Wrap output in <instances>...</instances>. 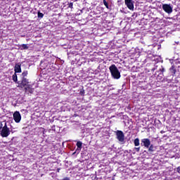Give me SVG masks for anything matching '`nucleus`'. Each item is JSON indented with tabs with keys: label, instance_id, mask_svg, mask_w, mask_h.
<instances>
[{
	"label": "nucleus",
	"instance_id": "nucleus-1",
	"mask_svg": "<svg viewBox=\"0 0 180 180\" xmlns=\"http://www.w3.org/2000/svg\"><path fill=\"white\" fill-rule=\"evenodd\" d=\"M18 84V87L25 88L26 92H29L30 94H32L34 92V89L32 88V85L29 84V80L25 77H22L21 80L17 82Z\"/></svg>",
	"mask_w": 180,
	"mask_h": 180
},
{
	"label": "nucleus",
	"instance_id": "nucleus-2",
	"mask_svg": "<svg viewBox=\"0 0 180 180\" xmlns=\"http://www.w3.org/2000/svg\"><path fill=\"white\" fill-rule=\"evenodd\" d=\"M110 72L111 74V76L114 79H120L121 75L120 72L119 71V69H117V67H116V65H112L109 68Z\"/></svg>",
	"mask_w": 180,
	"mask_h": 180
},
{
	"label": "nucleus",
	"instance_id": "nucleus-3",
	"mask_svg": "<svg viewBox=\"0 0 180 180\" xmlns=\"http://www.w3.org/2000/svg\"><path fill=\"white\" fill-rule=\"evenodd\" d=\"M11 134V129L8 127V126L5 125L2 129L0 131V135L1 137H8Z\"/></svg>",
	"mask_w": 180,
	"mask_h": 180
},
{
	"label": "nucleus",
	"instance_id": "nucleus-4",
	"mask_svg": "<svg viewBox=\"0 0 180 180\" xmlns=\"http://www.w3.org/2000/svg\"><path fill=\"white\" fill-rule=\"evenodd\" d=\"M141 146H142V147H145L146 148H148V147L151 146V141L149 139H141Z\"/></svg>",
	"mask_w": 180,
	"mask_h": 180
},
{
	"label": "nucleus",
	"instance_id": "nucleus-5",
	"mask_svg": "<svg viewBox=\"0 0 180 180\" xmlns=\"http://www.w3.org/2000/svg\"><path fill=\"white\" fill-rule=\"evenodd\" d=\"M162 9L166 13H172V6L171 4H162Z\"/></svg>",
	"mask_w": 180,
	"mask_h": 180
},
{
	"label": "nucleus",
	"instance_id": "nucleus-6",
	"mask_svg": "<svg viewBox=\"0 0 180 180\" xmlns=\"http://www.w3.org/2000/svg\"><path fill=\"white\" fill-rule=\"evenodd\" d=\"M117 139L118 141H120L121 143H123L124 141V134L122 131H117L116 132Z\"/></svg>",
	"mask_w": 180,
	"mask_h": 180
},
{
	"label": "nucleus",
	"instance_id": "nucleus-7",
	"mask_svg": "<svg viewBox=\"0 0 180 180\" xmlns=\"http://www.w3.org/2000/svg\"><path fill=\"white\" fill-rule=\"evenodd\" d=\"M13 119L15 123H20V120H22V116L20 115V112L18 111H15L13 114Z\"/></svg>",
	"mask_w": 180,
	"mask_h": 180
},
{
	"label": "nucleus",
	"instance_id": "nucleus-8",
	"mask_svg": "<svg viewBox=\"0 0 180 180\" xmlns=\"http://www.w3.org/2000/svg\"><path fill=\"white\" fill-rule=\"evenodd\" d=\"M125 5L130 11H134V4H133V0H125Z\"/></svg>",
	"mask_w": 180,
	"mask_h": 180
},
{
	"label": "nucleus",
	"instance_id": "nucleus-9",
	"mask_svg": "<svg viewBox=\"0 0 180 180\" xmlns=\"http://www.w3.org/2000/svg\"><path fill=\"white\" fill-rule=\"evenodd\" d=\"M21 67H22V64L20 63L15 64V65L14 67V71H15V74H16V72H22Z\"/></svg>",
	"mask_w": 180,
	"mask_h": 180
},
{
	"label": "nucleus",
	"instance_id": "nucleus-10",
	"mask_svg": "<svg viewBox=\"0 0 180 180\" xmlns=\"http://www.w3.org/2000/svg\"><path fill=\"white\" fill-rule=\"evenodd\" d=\"M169 72L171 75H175V74H176V68H175L174 65H172V67L169 68Z\"/></svg>",
	"mask_w": 180,
	"mask_h": 180
},
{
	"label": "nucleus",
	"instance_id": "nucleus-11",
	"mask_svg": "<svg viewBox=\"0 0 180 180\" xmlns=\"http://www.w3.org/2000/svg\"><path fill=\"white\" fill-rule=\"evenodd\" d=\"M148 148L149 153H154V151H155V148L153 144H150Z\"/></svg>",
	"mask_w": 180,
	"mask_h": 180
},
{
	"label": "nucleus",
	"instance_id": "nucleus-12",
	"mask_svg": "<svg viewBox=\"0 0 180 180\" xmlns=\"http://www.w3.org/2000/svg\"><path fill=\"white\" fill-rule=\"evenodd\" d=\"M134 143L135 147H139L140 146V139L139 138H136L134 141Z\"/></svg>",
	"mask_w": 180,
	"mask_h": 180
},
{
	"label": "nucleus",
	"instance_id": "nucleus-13",
	"mask_svg": "<svg viewBox=\"0 0 180 180\" xmlns=\"http://www.w3.org/2000/svg\"><path fill=\"white\" fill-rule=\"evenodd\" d=\"M20 50H27L29 49V45L27 44H22L20 46Z\"/></svg>",
	"mask_w": 180,
	"mask_h": 180
},
{
	"label": "nucleus",
	"instance_id": "nucleus-14",
	"mask_svg": "<svg viewBox=\"0 0 180 180\" xmlns=\"http://www.w3.org/2000/svg\"><path fill=\"white\" fill-rule=\"evenodd\" d=\"M5 126H8V124H6V121H3L0 122V130H2V129H4V127H5Z\"/></svg>",
	"mask_w": 180,
	"mask_h": 180
},
{
	"label": "nucleus",
	"instance_id": "nucleus-15",
	"mask_svg": "<svg viewBox=\"0 0 180 180\" xmlns=\"http://www.w3.org/2000/svg\"><path fill=\"white\" fill-rule=\"evenodd\" d=\"M77 148H79V150H81V148H82V142L81 141H77V144H76Z\"/></svg>",
	"mask_w": 180,
	"mask_h": 180
},
{
	"label": "nucleus",
	"instance_id": "nucleus-16",
	"mask_svg": "<svg viewBox=\"0 0 180 180\" xmlns=\"http://www.w3.org/2000/svg\"><path fill=\"white\" fill-rule=\"evenodd\" d=\"M13 80L14 81V82L18 83V75H16V73L13 75Z\"/></svg>",
	"mask_w": 180,
	"mask_h": 180
},
{
	"label": "nucleus",
	"instance_id": "nucleus-17",
	"mask_svg": "<svg viewBox=\"0 0 180 180\" xmlns=\"http://www.w3.org/2000/svg\"><path fill=\"white\" fill-rule=\"evenodd\" d=\"M25 77H27V70H25L21 75V78H25Z\"/></svg>",
	"mask_w": 180,
	"mask_h": 180
},
{
	"label": "nucleus",
	"instance_id": "nucleus-18",
	"mask_svg": "<svg viewBox=\"0 0 180 180\" xmlns=\"http://www.w3.org/2000/svg\"><path fill=\"white\" fill-rule=\"evenodd\" d=\"M44 16V14H43V13H41L40 11H38V18L39 19H43Z\"/></svg>",
	"mask_w": 180,
	"mask_h": 180
},
{
	"label": "nucleus",
	"instance_id": "nucleus-19",
	"mask_svg": "<svg viewBox=\"0 0 180 180\" xmlns=\"http://www.w3.org/2000/svg\"><path fill=\"white\" fill-rule=\"evenodd\" d=\"M103 2L105 6V8H107V9H109V4L106 2V0H103Z\"/></svg>",
	"mask_w": 180,
	"mask_h": 180
},
{
	"label": "nucleus",
	"instance_id": "nucleus-20",
	"mask_svg": "<svg viewBox=\"0 0 180 180\" xmlns=\"http://www.w3.org/2000/svg\"><path fill=\"white\" fill-rule=\"evenodd\" d=\"M160 72H165V68H164V67H161V68L160 69Z\"/></svg>",
	"mask_w": 180,
	"mask_h": 180
},
{
	"label": "nucleus",
	"instance_id": "nucleus-21",
	"mask_svg": "<svg viewBox=\"0 0 180 180\" xmlns=\"http://www.w3.org/2000/svg\"><path fill=\"white\" fill-rule=\"evenodd\" d=\"M134 150L136 151V153H139L140 152V147L134 148Z\"/></svg>",
	"mask_w": 180,
	"mask_h": 180
},
{
	"label": "nucleus",
	"instance_id": "nucleus-22",
	"mask_svg": "<svg viewBox=\"0 0 180 180\" xmlns=\"http://www.w3.org/2000/svg\"><path fill=\"white\" fill-rule=\"evenodd\" d=\"M79 94H80V95L84 96V94H85V91L82 90V91H80Z\"/></svg>",
	"mask_w": 180,
	"mask_h": 180
},
{
	"label": "nucleus",
	"instance_id": "nucleus-23",
	"mask_svg": "<svg viewBox=\"0 0 180 180\" xmlns=\"http://www.w3.org/2000/svg\"><path fill=\"white\" fill-rule=\"evenodd\" d=\"M72 6H73V4L72 3L69 4L68 8H70L71 9H72Z\"/></svg>",
	"mask_w": 180,
	"mask_h": 180
},
{
	"label": "nucleus",
	"instance_id": "nucleus-24",
	"mask_svg": "<svg viewBox=\"0 0 180 180\" xmlns=\"http://www.w3.org/2000/svg\"><path fill=\"white\" fill-rule=\"evenodd\" d=\"M177 172H179V174H180V167H178L176 169Z\"/></svg>",
	"mask_w": 180,
	"mask_h": 180
},
{
	"label": "nucleus",
	"instance_id": "nucleus-25",
	"mask_svg": "<svg viewBox=\"0 0 180 180\" xmlns=\"http://www.w3.org/2000/svg\"><path fill=\"white\" fill-rule=\"evenodd\" d=\"M62 180H70V178L68 177H65L64 179H63Z\"/></svg>",
	"mask_w": 180,
	"mask_h": 180
},
{
	"label": "nucleus",
	"instance_id": "nucleus-26",
	"mask_svg": "<svg viewBox=\"0 0 180 180\" xmlns=\"http://www.w3.org/2000/svg\"><path fill=\"white\" fill-rule=\"evenodd\" d=\"M57 172H60V169H57Z\"/></svg>",
	"mask_w": 180,
	"mask_h": 180
},
{
	"label": "nucleus",
	"instance_id": "nucleus-27",
	"mask_svg": "<svg viewBox=\"0 0 180 180\" xmlns=\"http://www.w3.org/2000/svg\"><path fill=\"white\" fill-rule=\"evenodd\" d=\"M160 75H162V73H160Z\"/></svg>",
	"mask_w": 180,
	"mask_h": 180
}]
</instances>
